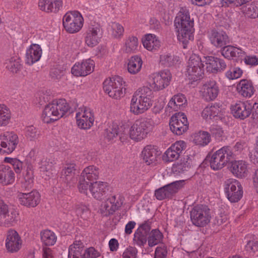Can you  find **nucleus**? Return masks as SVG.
<instances>
[{"label": "nucleus", "mask_w": 258, "mask_h": 258, "mask_svg": "<svg viewBox=\"0 0 258 258\" xmlns=\"http://www.w3.org/2000/svg\"><path fill=\"white\" fill-rule=\"evenodd\" d=\"M194 24L188 11L181 8L175 18L174 26L178 33V39L183 44L184 48L189 40L194 39Z\"/></svg>", "instance_id": "f257e3e1"}, {"label": "nucleus", "mask_w": 258, "mask_h": 258, "mask_svg": "<svg viewBox=\"0 0 258 258\" xmlns=\"http://www.w3.org/2000/svg\"><path fill=\"white\" fill-rule=\"evenodd\" d=\"M70 106L64 99H60L45 106L42 119L44 122L49 123L62 117L70 110Z\"/></svg>", "instance_id": "f03ea898"}, {"label": "nucleus", "mask_w": 258, "mask_h": 258, "mask_svg": "<svg viewBox=\"0 0 258 258\" xmlns=\"http://www.w3.org/2000/svg\"><path fill=\"white\" fill-rule=\"evenodd\" d=\"M233 154L231 148L224 146L216 151L213 154H208L205 162H209L211 168L214 170H218L224 167L227 163L233 159Z\"/></svg>", "instance_id": "7ed1b4c3"}, {"label": "nucleus", "mask_w": 258, "mask_h": 258, "mask_svg": "<svg viewBox=\"0 0 258 258\" xmlns=\"http://www.w3.org/2000/svg\"><path fill=\"white\" fill-rule=\"evenodd\" d=\"M100 255V252L94 247L85 249L81 240H76L70 246L68 258H97Z\"/></svg>", "instance_id": "20e7f679"}, {"label": "nucleus", "mask_w": 258, "mask_h": 258, "mask_svg": "<svg viewBox=\"0 0 258 258\" xmlns=\"http://www.w3.org/2000/svg\"><path fill=\"white\" fill-rule=\"evenodd\" d=\"M125 82L123 79L116 76L106 79L103 82V90L109 97L117 99L123 96V89Z\"/></svg>", "instance_id": "39448f33"}, {"label": "nucleus", "mask_w": 258, "mask_h": 258, "mask_svg": "<svg viewBox=\"0 0 258 258\" xmlns=\"http://www.w3.org/2000/svg\"><path fill=\"white\" fill-rule=\"evenodd\" d=\"M190 219L194 225L204 227L210 221L211 210L205 205H197L190 211Z\"/></svg>", "instance_id": "423d86ee"}, {"label": "nucleus", "mask_w": 258, "mask_h": 258, "mask_svg": "<svg viewBox=\"0 0 258 258\" xmlns=\"http://www.w3.org/2000/svg\"><path fill=\"white\" fill-rule=\"evenodd\" d=\"M152 122L145 118L137 120L130 129L131 138L136 141L145 138L152 128Z\"/></svg>", "instance_id": "0eeeda50"}, {"label": "nucleus", "mask_w": 258, "mask_h": 258, "mask_svg": "<svg viewBox=\"0 0 258 258\" xmlns=\"http://www.w3.org/2000/svg\"><path fill=\"white\" fill-rule=\"evenodd\" d=\"M185 184V180H180L167 184L155 191L154 195L159 201L171 199L182 188Z\"/></svg>", "instance_id": "6e6552de"}, {"label": "nucleus", "mask_w": 258, "mask_h": 258, "mask_svg": "<svg viewBox=\"0 0 258 258\" xmlns=\"http://www.w3.org/2000/svg\"><path fill=\"white\" fill-rule=\"evenodd\" d=\"M83 18L78 11L66 13L62 20L64 29L70 33L79 31L83 26Z\"/></svg>", "instance_id": "1a4fd4ad"}, {"label": "nucleus", "mask_w": 258, "mask_h": 258, "mask_svg": "<svg viewBox=\"0 0 258 258\" xmlns=\"http://www.w3.org/2000/svg\"><path fill=\"white\" fill-rule=\"evenodd\" d=\"M201 58L196 54L192 55L188 62L187 68V77L191 82L201 80L204 74V65Z\"/></svg>", "instance_id": "9d476101"}, {"label": "nucleus", "mask_w": 258, "mask_h": 258, "mask_svg": "<svg viewBox=\"0 0 258 258\" xmlns=\"http://www.w3.org/2000/svg\"><path fill=\"white\" fill-rule=\"evenodd\" d=\"M224 190L228 199L231 203L238 202L243 195L242 187L239 181L233 179L224 182Z\"/></svg>", "instance_id": "9b49d317"}, {"label": "nucleus", "mask_w": 258, "mask_h": 258, "mask_svg": "<svg viewBox=\"0 0 258 258\" xmlns=\"http://www.w3.org/2000/svg\"><path fill=\"white\" fill-rule=\"evenodd\" d=\"M171 131L179 136L186 132L188 128V123L186 115L182 112H178L173 115L169 121Z\"/></svg>", "instance_id": "f8f14e48"}, {"label": "nucleus", "mask_w": 258, "mask_h": 258, "mask_svg": "<svg viewBox=\"0 0 258 258\" xmlns=\"http://www.w3.org/2000/svg\"><path fill=\"white\" fill-rule=\"evenodd\" d=\"M18 143V137L13 133L7 132L0 136V146L4 149H0L7 153H12L16 148Z\"/></svg>", "instance_id": "ddd939ff"}, {"label": "nucleus", "mask_w": 258, "mask_h": 258, "mask_svg": "<svg viewBox=\"0 0 258 258\" xmlns=\"http://www.w3.org/2000/svg\"><path fill=\"white\" fill-rule=\"evenodd\" d=\"M211 43L217 48H222L230 43V40L226 32L219 28L211 31L209 35Z\"/></svg>", "instance_id": "4468645a"}, {"label": "nucleus", "mask_w": 258, "mask_h": 258, "mask_svg": "<svg viewBox=\"0 0 258 258\" xmlns=\"http://www.w3.org/2000/svg\"><path fill=\"white\" fill-rule=\"evenodd\" d=\"M151 222L149 220L141 224L134 233V241L140 246H144L151 231Z\"/></svg>", "instance_id": "2eb2a0df"}, {"label": "nucleus", "mask_w": 258, "mask_h": 258, "mask_svg": "<svg viewBox=\"0 0 258 258\" xmlns=\"http://www.w3.org/2000/svg\"><path fill=\"white\" fill-rule=\"evenodd\" d=\"M185 148L184 142L180 141L175 142L165 152L163 159L166 162H172L178 159Z\"/></svg>", "instance_id": "dca6fc26"}, {"label": "nucleus", "mask_w": 258, "mask_h": 258, "mask_svg": "<svg viewBox=\"0 0 258 258\" xmlns=\"http://www.w3.org/2000/svg\"><path fill=\"white\" fill-rule=\"evenodd\" d=\"M171 74L168 70H164L156 74L153 78L151 87L156 91L162 90L169 84Z\"/></svg>", "instance_id": "f3484780"}, {"label": "nucleus", "mask_w": 258, "mask_h": 258, "mask_svg": "<svg viewBox=\"0 0 258 258\" xmlns=\"http://www.w3.org/2000/svg\"><path fill=\"white\" fill-rule=\"evenodd\" d=\"M19 202L22 205L27 207H35L40 201V196L36 190L28 193H20L18 195Z\"/></svg>", "instance_id": "a211bd4d"}, {"label": "nucleus", "mask_w": 258, "mask_h": 258, "mask_svg": "<svg viewBox=\"0 0 258 258\" xmlns=\"http://www.w3.org/2000/svg\"><path fill=\"white\" fill-rule=\"evenodd\" d=\"M94 62L88 59L81 63H76L72 68V73L77 77L86 76L91 73L94 69Z\"/></svg>", "instance_id": "6ab92c4d"}, {"label": "nucleus", "mask_w": 258, "mask_h": 258, "mask_svg": "<svg viewBox=\"0 0 258 258\" xmlns=\"http://www.w3.org/2000/svg\"><path fill=\"white\" fill-rule=\"evenodd\" d=\"M203 97L207 101L214 100L219 92L217 83L213 80H210L203 84L201 89Z\"/></svg>", "instance_id": "aec40b11"}, {"label": "nucleus", "mask_w": 258, "mask_h": 258, "mask_svg": "<svg viewBox=\"0 0 258 258\" xmlns=\"http://www.w3.org/2000/svg\"><path fill=\"white\" fill-rule=\"evenodd\" d=\"M251 103L249 102H238L231 106V112L235 118L244 119L250 115Z\"/></svg>", "instance_id": "412c9836"}, {"label": "nucleus", "mask_w": 258, "mask_h": 258, "mask_svg": "<svg viewBox=\"0 0 258 258\" xmlns=\"http://www.w3.org/2000/svg\"><path fill=\"white\" fill-rule=\"evenodd\" d=\"M21 244V238L17 232L14 230H9L6 242L7 250L11 252H17L20 249Z\"/></svg>", "instance_id": "4be33fe9"}, {"label": "nucleus", "mask_w": 258, "mask_h": 258, "mask_svg": "<svg viewBox=\"0 0 258 258\" xmlns=\"http://www.w3.org/2000/svg\"><path fill=\"white\" fill-rule=\"evenodd\" d=\"M161 153L154 146L148 145L142 152L143 161L147 165L156 164L159 158Z\"/></svg>", "instance_id": "5701e85b"}, {"label": "nucleus", "mask_w": 258, "mask_h": 258, "mask_svg": "<svg viewBox=\"0 0 258 258\" xmlns=\"http://www.w3.org/2000/svg\"><path fill=\"white\" fill-rule=\"evenodd\" d=\"M205 62L207 71L213 73L223 71L226 67V64L223 59L212 56L205 57Z\"/></svg>", "instance_id": "b1692460"}, {"label": "nucleus", "mask_w": 258, "mask_h": 258, "mask_svg": "<svg viewBox=\"0 0 258 258\" xmlns=\"http://www.w3.org/2000/svg\"><path fill=\"white\" fill-rule=\"evenodd\" d=\"M102 36V32L99 26L89 27L86 32L85 42L89 47L96 45Z\"/></svg>", "instance_id": "393cba45"}, {"label": "nucleus", "mask_w": 258, "mask_h": 258, "mask_svg": "<svg viewBox=\"0 0 258 258\" xmlns=\"http://www.w3.org/2000/svg\"><path fill=\"white\" fill-rule=\"evenodd\" d=\"M40 9L47 13L58 12L62 8V0H39Z\"/></svg>", "instance_id": "a878e982"}, {"label": "nucleus", "mask_w": 258, "mask_h": 258, "mask_svg": "<svg viewBox=\"0 0 258 258\" xmlns=\"http://www.w3.org/2000/svg\"><path fill=\"white\" fill-rule=\"evenodd\" d=\"M41 55L42 49L40 46L37 44H33L26 51V63L29 65L33 64L40 59Z\"/></svg>", "instance_id": "bb28decb"}, {"label": "nucleus", "mask_w": 258, "mask_h": 258, "mask_svg": "<svg viewBox=\"0 0 258 258\" xmlns=\"http://www.w3.org/2000/svg\"><path fill=\"white\" fill-rule=\"evenodd\" d=\"M108 190L107 183L103 182H94L91 183L89 186V192L93 197L98 200L103 199V196Z\"/></svg>", "instance_id": "cd10ccee"}, {"label": "nucleus", "mask_w": 258, "mask_h": 258, "mask_svg": "<svg viewBox=\"0 0 258 258\" xmlns=\"http://www.w3.org/2000/svg\"><path fill=\"white\" fill-rule=\"evenodd\" d=\"M80 113L76 114L77 124L79 127L83 129H88L92 126L94 118L90 111L85 110L81 117Z\"/></svg>", "instance_id": "c85d7f7f"}, {"label": "nucleus", "mask_w": 258, "mask_h": 258, "mask_svg": "<svg viewBox=\"0 0 258 258\" xmlns=\"http://www.w3.org/2000/svg\"><path fill=\"white\" fill-rule=\"evenodd\" d=\"M15 179V174L11 167L0 165V183L4 185L12 184Z\"/></svg>", "instance_id": "c756f323"}, {"label": "nucleus", "mask_w": 258, "mask_h": 258, "mask_svg": "<svg viewBox=\"0 0 258 258\" xmlns=\"http://www.w3.org/2000/svg\"><path fill=\"white\" fill-rule=\"evenodd\" d=\"M221 54L225 58L230 59L242 58L245 56V52L240 48L228 44L221 48Z\"/></svg>", "instance_id": "7c9ffc66"}, {"label": "nucleus", "mask_w": 258, "mask_h": 258, "mask_svg": "<svg viewBox=\"0 0 258 258\" xmlns=\"http://www.w3.org/2000/svg\"><path fill=\"white\" fill-rule=\"evenodd\" d=\"M151 106L148 105L147 102H144L142 100L135 95H133L131 103L130 110L135 114H142L147 110Z\"/></svg>", "instance_id": "2f4dec72"}, {"label": "nucleus", "mask_w": 258, "mask_h": 258, "mask_svg": "<svg viewBox=\"0 0 258 258\" xmlns=\"http://www.w3.org/2000/svg\"><path fill=\"white\" fill-rule=\"evenodd\" d=\"M237 90L239 95L243 97H250L254 92L251 81L241 80L237 85Z\"/></svg>", "instance_id": "473e14b6"}, {"label": "nucleus", "mask_w": 258, "mask_h": 258, "mask_svg": "<svg viewBox=\"0 0 258 258\" xmlns=\"http://www.w3.org/2000/svg\"><path fill=\"white\" fill-rule=\"evenodd\" d=\"M231 171L238 178L246 177L248 173L246 163L242 160L232 162L231 166Z\"/></svg>", "instance_id": "72a5a7b5"}, {"label": "nucleus", "mask_w": 258, "mask_h": 258, "mask_svg": "<svg viewBox=\"0 0 258 258\" xmlns=\"http://www.w3.org/2000/svg\"><path fill=\"white\" fill-rule=\"evenodd\" d=\"M76 171V165L74 163L66 164L61 172L60 178L67 183L75 180L74 176Z\"/></svg>", "instance_id": "f704fd0d"}, {"label": "nucleus", "mask_w": 258, "mask_h": 258, "mask_svg": "<svg viewBox=\"0 0 258 258\" xmlns=\"http://www.w3.org/2000/svg\"><path fill=\"white\" fill-rule=\"evenodd\" d=\"M134 95L142 100L143 102H147L148 105H152L153 92L149 87L144 86L140 88L135 92Z\"/></svg>", "instance_id": "c9c22d12"}, {"label": "nucleus", "mask_w": 258, "mask_h": 258, "mask_svg": "<svg viewBox=\"0 0 258 258\" xmlns=\"http://www.w3.org/2000/svg\"><path fill=\"white\" fill-rule=\"evenodd\" d=\"M191 159L188 156L181 159L179 162L175 164L172 167V171L174 173H180L187 171L191 166Z\"/></svg>", "instance_id": "e433bc0d"}, {"label": "nucleus", "mask_w": 258, "mask_h": 258, "mask_svg": "<svg viewBox=\"0 0 258 258\" xmlns=\"http://www.w3.org/2000/svg\"><path fill=\"white\" fill-rule=\"evenodd\" d=\"M143 61L138 55L132 56L128 62L127 70L130 73L136 74L139 73L142 68Z\"/></svg>", "instance_id": "4c0bfd02"}, {"label": "nucleus", "mask_w": 258, "mask_h": 258, "mask_svg": "<svg viewBox=\"0 0 258 258\" xmlns=\"http://www.w3.org/2000/svg\"><path fill=\"white\" fill-rule=\"evenodd\" d=\"M144 46L148 50H157L160 46V41L156 38L155 35L152 34H146L145 39L143 41Z\"/></svg>", "instance_id": "58836bf2"}, {"label": "nucleus", "mask_w": 258, "mask_h": 258, "mask_svg": "<svg viewBox=\"0 0 258 258\" xmlns=\"http://www.w3.org/2000/svg\"><path fill=\"white\" fill-rule=\"evenodd\" d=\"M221 110L222 108H220L219 104L215 103L205 107L202 112V115L204 117H209L210 119H212L216 116H220Z\"/></svg>", "instance_id": "ea45409f"}, {"label": "nucleus", "mask_w": 258, "mask_h": 258, "mask_svg": "<svg viewBox=\"0 0 258 258\" xmlns=\"http://www.w3.org/2000/svg\"><path fill=\"white\" fill-rule=\"evenodd\" d=\"M163 237L162 233L158 229H153L150 231L147 238L149 246L152 247L159 244L162 242Z\"/></svg>", "instance_id": "a19ab883"}, {"label": "nucleus", "mask_w": 258, "mask_h": 258, "mask_svg": "<svg viewBox=\"0 0 258 258\" xmlns=\"http://www.w3.org/2000/svg\"><path fill=\"white\" fill-rule=\"evenodd\" d=\"M186 102L184 95L182 94L174 95L169 101L168 106L175 111L178 110Z\"/></svg>", "instance_id": "79ce46f5"}, {"label": "nucleus", "mask_w": 258, "mask_h": 258, "mask_svg": "<svg viewBox=\"0 0 258 258\" xmlns=\"http://www.w3.org/2000/svg\"><path fill=\"white\" fill-rule=\"evenodd\" d=\"M18 215L17 211L12 208L9 210V213H7L0 219L4 221L5 226H13L16 224L18 221Z\"/></svg>", "instance_id": "37998d69"}, {"label": "nucleus", "mask_w": 258, "mask_h": 258, "mask_svg": "<svg viewBox=\"0 0 258 258\" xmlns=\"http://www.w3.org/2000/svg\"><path fill=\"white\" fill-rule=\"evenodd\" d=\"M41 239L46 246H51L55 244L57 237L55 234L49 230H45L40 233Z\"/></svg>", "instance_id": "c03bdc74"}, {"label": "nucleus", "mask_w": 258, "mask_h": 258, "mask_svg": "<svg viewBox=\"0 0 258 258\" xmlns=\"http://www.w3.org/2000/svg\"><path fill=\"white\" fill-rule=\"evenodd\" d=\"M98 169L94 166H90L84 169L81 176L90 181H93L98 178Z\"/></svg>", "instance_id": "a18cd8bd"}, {"label": "nucleus", "mask_w": 258, "mask_h": 258, "mask_svg": "<svg viewBox=\"0 0 258 258\" xmlns=\"http://www.w3.org/2000/svg\"><path fill=\"white\" fill-rule=\"evenodd\" d=\"M211 136L207 132L200 131L195 134L194 141L197 145L204 146L210 142Z\"/></svg>", "instance_id": "49530a36"}, {"label": "nucleus", "mask_w": 258, "mask_h": 258, "mask_svg": "<svg viewBox=\"0 0 258 258\" xmlns=\"http://www.w3.org/2000/svg\"><path fill=\"white\" fill-rule=\"evenodd\" d=\"M11 118L9 108L4 104H0V126L8 125Z\"/></svg>", "instance_id": "de8ad7c7"}, {"label": "nucleus", "mask_w": 258, "mask_h": 258, "mask_svg": "<svg viewBox=\"0 0 258 258\" xmlns=\"http://www.w3.org/2000/svg\"><path fill=\"white\" fill-rule=\"evenodd\" d=\"M125 51L126 53H134L137 50L139 41L137 37L134 36H128L125 41Z\"/></svg>", "instance_id": "09e8293b"}, {"label": "nucleus", "mask_w": 258, "mask_h": 258, "mask_svg": "<svg viewBox=\"0 0 258 258\" xmlns=\"http://www.w3.org/2000/svg\"><path fill=\"white\" fill-rule=\"evenodd\" d=\"M241 10L245 17L251 19L258 17V9L254 5L249 4L243 6Z\"/></svg>", "instance_id": "8fccbe9b"}, {"label": "nucleus", "mask_w": 258, "mask_h": 258, "mask_svg": "<svg viewBox=\"0 0 258 258\" xmlns=\"http://www.w3.org/2000/svg\"><path fill=\"white\" fill-rule=\"evenodd\" d=\"M109 202L107 200L103 204H102L100 209L101 213L103 216H108L113 214L115 211L118 209V206L120 203H117L116 205L112 206L111 204H109Z\"/></svg>", "instance_id": "3c124183"}, {"label": "nucleus", "mask_w": 258, "mask_h": 258, "mask_svg": "<svg viewBox=\"0 0 258 258\" xmlns=\"http://www.w3.org/2000/svg\"><path fill=\"white\" fill-rule=\"evenodd\" d=\"M176 61V57L170 53L163 54L160 56V64L164 67H171Z\"/></svg>", "instance_id": "603ef678"}, {"label": "nucleus", "mask_w": 258, "mask_h": 258, "mask_svg": "<svg viewBox=\"0 0 258 258\" xmlns=\"http://www.w3.org/2000/svg\"><path fill=\"white\" fill-rule=\"evenodd\" d=\"M6 64L7 69L13 73H17L22 68L20 59L13 57L7 60Z\"/></svg>", "instance_id": "864d4df0"}, {"label": "nucleus", "mask_w": 258, "mask_h": 258, "mask_svg": "<svg viewBox=\"0 0 258 258\" xmlns=\"http://www.w3.org/2000/svg\"><path fill=\"white\" fill-rule=\"evenodd\" d=\"M119 126L116 124H113L111 126L106 128L104 133V137L110 141L118 136Z\"/></svg>", "instance_id": "5fc2aeb1"}, {"label": "nucleus", "mask_w": 258, "mask_h": 258, "mask_svg": "<svg viewBox=\"0 0 258 258\" xmlns=\"http://www.w3.org/2000/svg\"><path fill=\"white\" fill-rule=\"evenodd\" d=\"M90 185L91 184H89V182L86 181L84 177L80 176L78 184V188L80 192L88 195Z\"/></svg>", "instance_id": "6e6d98bb"}, {"label": "nucleus", "mask_w": 258, "mask_h": 258, "mask_svg": "<svg viewBox=\"0 0 258 258\" xmlns=\"http://www.w3.org/2000/svg\"><path fill=\"white\" fill-rule=\"evenodd\" d=\"M242 74V71L239 68L231 69L226 73V76L230 80L239 78Z\"/></svg>", "instance_id": "4d7b16f0"}, {"label": "nucleus", "mask_w": 258, "mask_h": 258, "mask_svg": "<svg viewBox=\"0 0 258 258\" xmlns=\"http://www.w3.org/2000/svg\"><path fill=\"white\" fill-rule=\"evenodd\" d=\"M112 30V35L114 37L118 38L123 35L124 28L122 25L118 23H112L111 24Z\"/></svg>", "instance_id": "13d9d810"}, {"label": "nucleus", "mask_w": 258, "mask_h": 258, "mask_svg": "<svg viewBox=\"0 0 258 258\" xmlns=\"http://www.w3.org/2000/svg\"><path fill=\"white\" fill-rule=\"evenodd\" d=\"M26 135L30 140H33L39 137V132L33 126H29L26 128Z\"/></svg>", "instance_id": "bf43d9fd"}, {"label": "nucleus", "mask_w": 258, "mask_h": 258, "mask_svg": "<svg viewBox=\"0 0 258 258\" xmlns=\"http://www.w3.org/2000/svg\"><path fill=\"white\" fill-rule=\"evenodd\" d=\"M76 213L78 216H80L84 219H86L88 218V215L90 214V212L88 208L85 205L79 206L76 209Z\"/></svg>", "instance_id": "052dcab7"}, {"label": "nucleus", "mask_w": 258, "mask_h": 258, "mask_svg": "<svg viewBox=\"0 0 258 258\" xmlns=\"http://www.w3.org/2000/svg\"><path fill=\"white\" fill-rule=\"evenodd\" d=\"M245 248L248 252L254 253L258 250V241L253 239L248 240Z\"/></svg>", "instance_id": "680f3d73"}, {"label": "nucleus", "mask_w": 258, "mask_h": 258, "mask_svg": "<svg viewBox=\"0 0 258 258\" xmlns=\"http://www.w3.org/2000/svg\"><path fill=\"white\" fill-rule=\"evenodd\" d=\"M52 168L53 164L52 162H47L46 161L42 162L40 170L41 172L48 173V174H46V175L50 176V174H51Z\"/></svg>", "instance_id": "e2e57ef3"}, {"label": "nucleus", "mask_w": 258, "mask_h": 258, "mask_svg": "<svg viewBox=\"0 0 258 258\" xmlns=\"http://www.w3.org/2000/svg\"><path fill=\"white\" fill-rule=\"evenodd\" d=\"M138 250L136 248L129 247L126 248L122 254L123 258H136Z\"/></svg>", "instance_id": "0e129e2a"}, {"label": "nucleus", "mask_w": 258, "mask_h": 258, "mask_svg": "<svg viewBox=\"0 0 258 258\" xmlns=\"http://www.w3.org/2000/svg\"><path fill=\"white\" fill-rule=\"evenodd\" d=\"M210 131L216 138L221 137L223 134V131L222 128L218 125H212L210 128Z\"/></svg>", "instance_id": "69168bd1"}, {"label": "nucleus", "mask_w": 258, "mask_h": 258, "mask_svg": "<svg viewBox=\"0 0 258 258\" xmlns=\"http://www.w3.org/2000/svg\"><path fill=\"white\" fill-rule=\"evenodd\" d=\"M49 75L52 79H59L63 75V71L57 68H53L50 71Z\"/></svg>", "instance_id": "338daca9"}, {"label": "nucleus", "mask_w": 258, "mask_h": 258, "mask_svg": "<svg viewBox=\"0 0 258 258\" xmlns=\"http://www.w3.org/2000/svg\"><path fill=\"white\" fill-rule=\"evenodd\" d=\"M118 133L120 140H125L127 139L128 134H130V130L127 125H121L119 127Z\"/></svg>", "instance_id": "774afa93"}]
</instances>
